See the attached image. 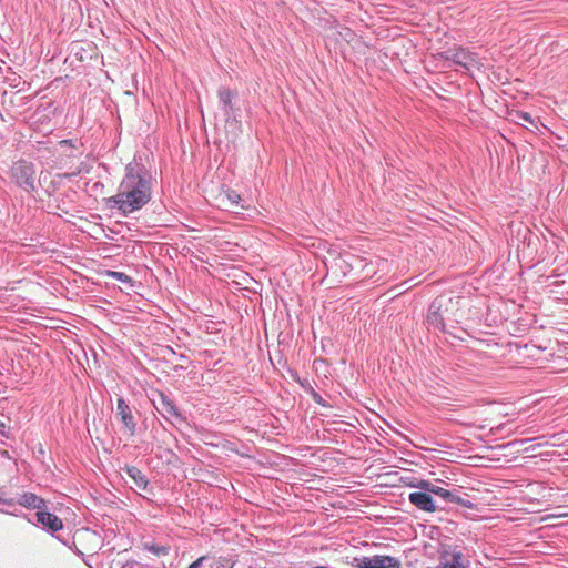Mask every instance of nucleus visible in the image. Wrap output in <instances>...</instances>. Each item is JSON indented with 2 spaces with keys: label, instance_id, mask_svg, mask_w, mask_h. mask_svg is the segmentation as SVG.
<instances>
[{
  "label": "nucleus",
  "instance_id": "f257e3e1",
  "mask_svg": "<svg viewBox=\"0 0 568 568\" xmlns=\"http://www.w3.org/2000/svg\"><path fill=\"white\" fill-rule=\"evenodd\" d=\"M125 173L115 195L106 199L110 209L128 216L145 206L152 199L153 176L136 158L125 165Z\"/></svg>",
  "mask_w": 568,
  "mask_h": 568
},
{
  "label": "nucleus",
  "instance_id": "f03ea898",
  "mask_svg": "<svg viewBox=\"0 0 568 568\" xmlns=\"http://www.w3.org/2000/svg\"><path fill=\"white\" fill-rule=\"evenodd\" d=\"M433 325L434 331L440 332L446 343L455 346L457 342H467L469 338L488 342L485 338L488 335L487 331L477 329L470 325L465 327L459 326L460 322H429Z\"/></svg>",
  "mask_w": 568,
  "mask_h": 568
},
{
  "label": "nucleus",
  "instance_id": "7ed1b4c3",
  "mask_svg": "<svg viewBox=\"0 0 568 568\" xmlns=\"http://www.w3.org/2000/svg\"><path fill=\"white\" fill-rule=\"evenodd\" d=\"M11 179L27 192L36 190V169L31 162L19 160L11 166Z\"/></svg>",
  "mask_w": 568,
  "mask_h": 568
},
{
  "label": "nucleus",
  "instance_id": "20e7f679",
  "mask_svg": "<svg viewBox=\"0 0 568 568\" xmlns=\"http://www.w3.org/2000/svg\"><path fill=\"white\" fill-rule=\"evenodd\" d=\"M152 403L156 412L170 424H173L172 418L186 423V416L179 409L171 394L158 392V399H153Z\"/></svg>",
  "mask_w": 568,
  "mask_h": 568
},
{
  "label": "nucleus",
  "instance_id": "39448f33",
  "mask_svg": "<svg viewBox=\"0 0 568 568\" xmlns=\"http://www.w3.org/2000/svg\"><path fill=\"white\" fill-rule=\"evenodd\" d=\"M438 57L446 61H452L454 64L459 65L466 70L479 67L477 54L463 47L450 48L444 52L438 53Z\"/></svg>",
  "mask_w": 568,
  "mask_h": 568
},
{
  "label": "nucleus",
  "instance_id": "423d86ee",
  "mask_svg": "<svg viewBox=\"0 0 568 568\" xmlns=\"http://www.w3.org/2000/svg\"><path fill=\"white\" fill-rule=\"evenodd\" d=\"M352 565L356 568H400V560L389 555L355 557Z\"/></svg>",
  "mask_w": 568,
  "mask_h": 568
},
{
  "label": "nucleus",
  "instance_id": "0eeeda50",
  "mask_svg": "<svg viewBox=\"0 0 568 568\" xmlns=\"http://www.w3.org/2000/svg\"><path fill=\"white\" fill-rule=\"evenodd\" d=\"M116 416L120 417L121 423L123 424L125 432L130 436H134L136 434V420L134 418L132 408L128 404V402L123 397H119L116 399Z\"/></svg>",
  "mask_w": 568,
  "mask_h": 568
},
{
  "label": "nucleus",
  "instance_id": "6e6552de",
  "mask_svg": "<svg viewBox=\"0 0 568 568\" xmlns=\"http://www.w3.org/2000/svg\"><path fill=\"white\" fill-rule=\"evenodd\" d=\"M438 555L439 564L437 568H466L463 562V554L459 550H450L449 547H443Z\"/></svg>",
  "mask_w": 568,
  "mask_h": 568
},
{
  "label": "nucleus",
  "instance_id": "1a4fd4ad",
  "mask_svg": "<svg viewBox=\"0 0 568 568\" xmlns=\"http://www.w3.org/2000/svg\"><path fill=\"white\" fill-rule=\"evenodd\" d=\"M36 516L43 530L52 536L63 529V521L55 514L41 509L37 511Z\"/></svg>",
  "mask_w": 568,
  "mask_h": 568
},
{
  "label": "nucleus",
  "instance_id": "9d476101",
  "mask_svg": "<svg viewBox=\"0 0 568 568\" xmlns=\"http://www.w3.org/2000/svg\"><path fill=\"white\" fill-rule=\"evenodd\" d=\"M408 500L417 509L423 511L433 513L438 508L430 496V493L426 490L419 489L418 491L410 493L408 495Z\"/></svg>",
  "mask_w": 568,
  "mask_h": 568
},
{
  "label": "nucleus",
  "instance_id": "9b49d317",
  "mask_svg": "<svg viewBox=\"0 0 568 568\" xmlns=\"http://www.w3.org/2000/svg\"><path fill=\"white\" fill-rule=\"evenodd\" d=\"M18 504L27 509H37L38 511L45 508V500L36 495L34 493H23L18 496L14 500V505Z\"/></svg>",
  "mask_w": 568,
  "mask_h": 568
},
{
  "label": "nucleus",
  "instance_id": "f8f14e48",
  "mask_svg": "<svg viewBox=\"0 0 568 568\" xmlns=\"http://www.w3.org/2000/svg\"><path fill=\"white\" fill-rule=\"evenodd\" d=\"M235 95H236L235 92H233L232 90H230L226 87H221L217 90V97H219L220 103L222 105L224 115L226 118H230L233 114V110H234L233 99L235 98Z\"/></svg>",
  "mask_w": 568,
  "mask_h": 568
},
{
  "label": "nucleus",
  "instance_id": "ddd939ff",
  "mask_svg": "<svg viewBox=\"0 0 568 568\" xmlns=\"http://www.w3.org/2000/svg\"><path fill=\"white\" fill-rule=\"evenodd\" d=\"M122 469L134 481L138 488L148 490L150 481L138 467L125 465Z\"/></svg>",
  "mask_w": 568,
  "mask_h": 568
},
{
  "label": "nucleus",
  "instance_id": "4468645a",
  "mask_svg": "<svg viewBox=\"0 0 568 568\" xmlns=\"http://www.w3.org/2000/svg\"><path fill=\"white\" fill-rule=\"evenodd\" d=\"M465 496H467V494L462 493L460 487L454 488L453 490L448 491V496L446 497L445 503L455 504L468 509H473L475 507V504Z\"/></svg>",
  "mask_w": 568,
  "mask_h": 568
},
{
  "label": "nucleus",
  "instance_id": "2eb2a0df",
  "mask_svg": "<svg viewBox=\"0 0 568 568\" xmlns=\"http://www.w3.org/2000/svg\"><path fill=\"white\" fill-rule=\"evenodd\" d=\"M415 487L418 489H422V490L429 491L430 496L435 495V496L439 497L444 503H445L446 497L448 496V491H449V489L443 488V487H440L429 480H425V479L418 480L417 484L415 485Z\"/></svg>",
  "mask_w": 568,
  "mask_h": 568
},
{
  "label": "nucleus",
  "instance_id": "dca6fc26",
  "mask_svg": "<svg viewBox=\"0 0 568 568\" xmlns=\"http://www.w3.org/2000/svg\"><path fill=\"white\" fill-rule=\"evenodd\" d=\"M142 548L146 551L152 552L153 555H155L158 557L166 556L170 552L169 546H160V545H155L153 542H148V541H144L142 544Z\"/></svg>",
  "mask_w": 568,
  "mask_h": 568
},
{
  "label": "nucleus",
  "instance_id": "f3484780",
  "mask_svg": "<svg viewBox=\"0 0 568 568\" xmlns=\"http://www.w3.org/2000/svg\"><path fill=\"white\" fill-rule=\"evenodd\" d=\"M234 560H232L230 557H219L215 559V561L212 565V568H233L234 567Z\"/></svg>",
  "mask_w": 568,
  "mask_h": 568
},
{
  "label": "nucleus",
  "instance_id": "a211bd4d",
  "mask_svg": "<svg viewBox=\"0 0 568 568\" xmlns=\"http://www.w3.org/2000/svg\"><path fill=\"white\" fill-rule=\"evenodd\" d=\"M310 395L312 399L322 407H331L327 400H325L313 387L310 386Z\"/></svg>",
  "mask_w": 568,
  "mask_h": 568
},
{
  "label": "nucleus",
  "instance_id": "6ab92c4d",
  "mask_svg": "<svg viewBox=\"0 0 568 568\" xmlns=\"http://www.w3.org/2000/svg\"><path fill=\"white\" fill-rule=\"evenodd\" d=\"M110 276L112 278L118 280L119 282L128 283V284H130V286H132V278L123 272L112 271V272H110Z\"/></svg>",
  "mask_w": 568,
  "mask_h": 568
},
{
  "label": "nucleus",
  "instance_id": "aec40b11",
  "mask_svg": "<svg viewBox=\"0 0 568 568\" xmlns=\"http://www.w3.org/2000/svg\"><path fill=\"white\" fill-rule=\"evenodd\" d=\"M442 307V298H436L429 306V312L432 315L437 316V311Z\"/></svg>",
  "mask_w": 568,
  "mask_h": 568
},
{
  "label": "nucleus",
  "instance_id": "412c9836",
  "mask_svg": "<svg viewBox=\"0 0 568 568\" xmlns=\"http://www.w3.org/2000/svg\"><path fill=\"white\" fill-rule=\"evenodd\" d=\"M518 119H520V120H523V121H525V122H527L529 124L534 123L532 116L529 113H527V112H519L518 113Z\"/></svg>",
  "mask_w": 568,
  "mask_h": 568
},
{
  "label": "nucleus",
  "instance_id": "4be33fe9",
  "mask_svg": "<svg viewBox=\"0 0 568 568\" xmlns=\"http://www.w3.org/2000/svg\"><path fill=\"white\" fill-rule=\"evenodd\" d=\"M1 513H4V514H8V515H12V516H16V517H23V518H27V515L23 514L21 510L19 509H14V510H3V509H0Z\"/></svg>",
  "mask_w": 568,
  "mask_h": 568
},
{
  "label": "nucleus",
  "instance_id": "5701e85b",
  "mask_svg": "<svg viewBox=\"0 0 568 568\" xmlns=\"http://www.w3.org/2000/svg\"><path fill=\"white\" fill-rule=\"evenodd\" d=\"M206 557L202 556L194 560L187 568H201L203 562L205 561Z\"/></svg>",
  "mask_w": 568,
  "mask_h": 568
},
{
  "label": "nucleus",
  "instance_id": "b1692460",
  "mask_svg": "<svg viewBox=\"0 0 568 568\" xmlns=\"http://www.w3.org/2000/svg\"><path fill=\"white\" fill-rule=\"evenodd\" d=\"M0 504L7 505V506H14V499L13 498H4L0 495Z\"/></svg>",
  "mask_w": 568,
  "mask_h": 568
},
{
  "label": "nucleus",
  "instance_id": "393cba45",
  "mask_svg": "<svg viewBox=\"0 0 568 568\" xmlns=\"http://www.w3.org/2000/svg\"><path fill=\"white\" fill-rule=\"evenodd\" d=\"M139 565V562L134 559H129L123 564L122 568H135Z\"/></svg>",
  "mask_w": 568,
  "mask_h": 568
},
{
  "label": "nucleus",
  "instance_id": "a878e982",
  "mask_svg": "<svg viewBox=\"0 0 568 568\" xmlns=\"http://www.w3.org/2000/svg\"><path fill=\"white\" fill-rule=\"evenodd\" d=\"M229 199H230L233 203H237V201L240 200V195H237L235 192H232L231 194H229Z\"/></svg>",
  "mask_w": 568,
  "mask_h": 568
},
{
  "label": "nucleus",
  "instance_id": "bb28decb",
  "mask_svg": "<svg viewBox=\"0 0 568 568\" xmlns=\"http://www.w3.org/2000/svg\"><path fill=\"white\" fill-rule=\"evenodd\" d=\"M44 454H45L44 448H43V446L40 444V445H39V447H38V456H37V458H40V456H41V457H43V456H44Z\"/></svg>",
  "mask_w": 568,
  "mask_h": 568
},
{
  "label": "nucleus",
  "instance_id": "cd10ccee",
  "mask_svg": "<svg viewBox=\"0 0 568 568\" xmlns=\"http://www.w3.org/2000/svg\"><path fill=\"white\" fill-rule=\"evenodd\" d=\"M484 323V326L487 327V328H493L495 327L494 324H496L497 322H483Z\"/></svg>",
  "mask_w": 568,
  "mask_h": 568
},
{
  "label": "nucleus",
  "instance_id": "c85d7f7f",
  "mask_svg": "<svg viewBox=\"0 0 568 568\" xmlns=\"http://www.w3.org/2000/svg\"><path fill=\"white\" fill-rule=\"evenodd\" d=\"M4 338L12 339V341H18V337L14 334H12L10 336H6Z\"/></svg>",
  "mask_w": 568,
  "mask_h": 568
},
{
  "label": "nucleus",
  "instance_id": "c756f323",
  "mask_svg": "<svg viewBox=\"0 0 568 568\" xmlns=\"http://www.w3.org/2000/svg\"><path fill=\"white\" fill-rule=\"evenodd\" d=\"M58 540H60L63 545H68V542L63 539H61L60 537H57Z\"/></svg>",
  "mask_w": 568,
  "mask_h": 568
},
{
  "label": "nucleus",
  "instance_id": "7c9ffc66",
  "mask_svg": "<svg viewBox=\"0 0 568 568\" xmlns=\"http://www.w3.org/2000/svg\"><path fill=\"white\" fill-rule=\"evenodd\" d=\"M297 382L301 384L302 387L305 388V384L304 383H302L300 379H297Z\"/></svg>",
  "mask_w": 568,
  "mask_h": 568
},
{
  "label": "nucleus",
  "instance_id": "2f4dec72",
  "mask_svg": "<svg viewBox=\"0 0 568 568\" xmlns=\"http://www.w3.org/2000/svg\"><path fill=\"white\" fill-rule=\"evenodd\" d=\"M77 554H78L79 556H82V555H83V552H82V551H80V550H77Z\"/></svg>",
  "mask_w": 568,
  "mask_h": 568
},
{
  "label": "nucleus",
  "instance_id": "473e14b6",
  "mask_svg": "<svg viewBox=\"0 0 568 568\" xmlns=\"http://www.w3.org/2000/svg\"><path fill=\"white\" fill-rule=\"evenodd\" d=\"M180 357H181V361H184V358H185V356L182 354L180 355Z\"/></svg>",
  "mask_w": 568,
  "mask_h": 568
},
{
  "label": "nucleus",
  "instance_id": "72a5a7b5",
  "mask_svg": "<svg viewBox=\"0 0 568 568\" xmlns=\"http://www.w3.org/2000/svg\"><path fill=\"white\" fill-rule=\"evenodd\" d=\"M180 357H181V361H184V358H185V356L182 354L180 355Z\"/></svg>",
  "mask_w": 568,
  "mask_h": 568
}]
</instances>
